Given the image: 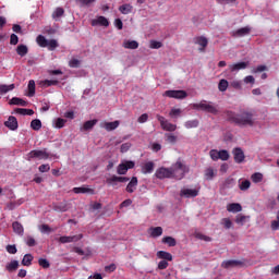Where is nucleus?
<instances>
[{
    "label": "nucleus",
    "mask_w": 279,
    "mask_h": 279,
    "mask_svg": "<svg viewBox=\"0 0 279 279\" xmlns=\"http://www.w3.org/2000/svg\"><path fill=\"white\" fill-rule=\"evenodd\" d=\"M232 154H233L234 162H236L238 165H241V162H244L245 153H243V149L236 147L233 149Z\"/></svg>",
    "instance_id": "obj_12"
},
{
    "label": "nucleus",
    "mask_w": 279,
    "mask_h": 279,
    "mask_svg": "<svg viewBox=\"0 0 279 279\" xmlns=\"http://www.w3.org/2000/svg\"><path fill=\"white\" fill-rule=\"evenodd\" d=\"M234 186V179H226L225 182L222 183L223 189H232Z\"/></svg>",
    "instance_id": "obj_51"
},
{
    "label": "nucleus",
    "mask_w": 279,
    "mask_h": 279,
    "mask_svg": "<svg viewBox=\"0 0 279 279\" xmlns=\"http://www.w3.org/2000/svg\"><path fill=\"white\" fill-rule=\"evenodd\" d=\"M32 260H34V256L32 254H26L22 259V265H24V267H31Z\"/></svg>",
    "instance_id": "obj_37"
},
{
    "label": "nucleus",
    "mask_w": 279,
    "mask_h": 279,
    "mask_svg": "<svg viewBox=\"0 0 279 279\" xmlns=\"http://www.w3.org/2000/svg\"><path fill=\"white\" fill-rule=\"evenodd\" d=\"M64 16V9L62 7H58L53 12H52V19L54 21H58V19H62Z\"/></svg>",
    "instance_id": "obj_33"
},
{
    "label": "nucleus",
    "mask_w": 279,
    "mask_h": 279,
    "mask_svg": "<svg viewBox=\"0 0 279 279\" xmlns=\"http://www.w3.org/2000/svg\"><path fill=\"white\" fill-rule=\"evenodd\" d=\"M155 178H157L158 180L173 178V175L171 173V168L161 167V168L157 169L155 172Z\"/></svg>",
    "instance_id": "obj_9"
},
{
    "label": "nucleus",
    "mask_w": 279,
    "mask_h": 279,
    "mask_svg": "<svg viewBox=\"0 0 279 279\" xmlns=\"http://www.w3.org/2000/svg\"><path fill=\"white\" fill-rule=\"evenodd\" d=\"M40 84H41V86L49 88V86H58V84H60V82H58V80H45V81H41Z\"/></svg>",
    "instance_id": "obj_40"
},
{
    "label": "nucleus",
    "mask_w": 279,
    "mask_h": 279,
    "mask_svg": "<svg viewBox=\"0 0 279 279\" xmlns=\"http://www.w3.org/2000/svg\"><path fill=\"white\" fill-rule=\"evenodd\" d=\"M162 243H166L169 247H175V245H178V242L172 236L162 238Z\"/></svg>",
    "instance_id": "obj_36"
},
{
    "label": "nucleus",
    "mask_w": 279,
    "mask_h": 279,
    "mask_svg": "<svg viewBox=\"0 0 279 279\" xmlns=\"http://www.w3.org/2000/svg\"><path fill=\"white\" fill-rule=\"evenodd\" d=\"M39 173H48V171H51V166L49 163H43L38 167Z\"/></svg>",
    "instance_id": "obj_52"
},
{
    "label": "nucleus",
    "mask_w": 279,
    "mask_h": 279,
    "mask_svg": "<svg viewBox=\"0 0 279 279\" xmlns=\"http://www.w3.org/2000/svg\"><path fill=\"white\" fill-rule=\"evenodd\" d=\"M38 263H39V266L43 267L44 269H49L50 267L49 260L45 258H39Z\"/></svg>",
    "instance_id": "obj_60"
},
{
    "label": "nucleus",
    "mask_w": 279,
    "mask_h": 279,
    "mask_svg": "<svg viewBox=\"0 0 279 279\" xmlns=\"http://www.w3.org/2000/svg\"><path fill=\"white\" fill-rule=\"evenodd\" d=\"M165 97H169L170 99H186V97H189V94L186 93V90H182V89H178V90H166L163 93Z\"/></svg>",
    "instance_id": "obj_7"
},
{
    "label": "nucleus",
    "mask_w": 279,
    "mask_h": 279,
    "mask_svg": "<svg viewBox=\"0 0 279 279\" xmlns=\"http://www.w3.org/2000/svg\"><path fill=\"white\" fill-rule=\"evenodd\" d=\"M65 124H66V120L62 118H58L56 120L54 128H57V130H62V128H64Z\"/></svg>",
    "instance_id": "obj_49"
},
{
    "label": "nucleus",
    "mask_w": 279,
    "mask_h": 279,
    "mask_svg": "<svg viewBox=\"0 0 279 279\" xmlns=\"http://www.w3.org/2000/svg\"><path fill=\"white\" fill-rule=\"evenodd\" d=\"M120 122L119 120H116L113 122H105L102 124H100V128L106 129L107 132H112L114 130H117V128H119Z\"/></svg>",
    "instance_id": "obj_17"
},
{
    "label": "nucleus",
    "mask_w": 279,
    "mask_h": 279,
    "mask_svg": "<svg viewBox=\"0 0 279 279\" xmlns=\"http://www.w3.org/2000/svg\"><path fill=\"white\" fill-rule=\"evenodd\" d=\"M51 156V153H49L47 148L34 149L26 154L25 160H27V162H32V160H49Z\"/></svg>",
    "instance_id": "obj_3"
},
{
    "label": "nucleus",
    "mask_w": 279,
    "mask_h": 279,
    "mask_svg": "<svg viewBox=\"0 0 279 279\" xmlns=\"http://www.w3.org/2000/svg\"><path fill=\"white\" fill-rule=\"evenodd\" d=\"M76 3H80L81 7H89V5H93V3H95V1L97 0H74Z\"/></svg>",
    "instance_id": "obj_58"
},
{
    "label": "nucleus",
    "mask_w": 279,
    "mask_h": 279,
    "mask_svg": "<svg viewBox=\"0 0 279 279\" xmlns=\"http://www.w3.org/2000/svg\"><path fill=\"white\" fill-rule=\"evenodd\" d=\"M193 110H202L203 112H209V114H217L219 110L217 106L213 102H208L207 100H202L201 102H194L191 105Z\"/></svg>",
    "instance_id": "obj_4"
},
{
    "label": "nucleus",
    "mask_w": 279,
    "mask_h": 279,
    "mask_svg": "<svg viewBox=\"0 0 279 279\" xmlns=\"http://www.w3.org/2000/svg\"><path fill=\"white\" fill-rule=\"evenodd\" d=\"M122 46L124 49H136L138 47V41L136 40H124Z\"/></svg>",
    "instance_id": "obj_30"
},
{
    "label": "nucleus",
    "mask_w": 279,
    "mask_h": 279,
    "mask_svg": "<svg viewBox=\"0 0 279 279\" xmlns=\"http://www.w3.org/2000/svg\"><path fill=\"white\" fill-rule=\"evenodd\" d=\"M107 184H109L110 186H117V182H119V177L117 175H112L111 178H108L106 180Z\"/></svg>",
    "instance_id": "obj_53"
},
{
    "label": "nucleus",
    "mask_w": 279,
    "mask_h": 279,
    "mask_svg": "<svg viewBox=\"0 0 279 279\" xmlns=\"http://www.w3.org/2000/svg\"><path fill=\"white\" fill-rule=\"evenodd\" d=\"M47 38H45V36L43 35H39L37 38H36V43L37 45H39V47H47Z\"/></svg>",
    "instance_id": "obj_50"
},
{
    "label": "nucleus",
    "mask_w": 279,
    "mask_h": 279,
    "mask_svg": "<svg viewBox=\"0 0 279 279\" xmlns=\"http://www.w3.org/2000/svg\"><path fill=\"white\" fill-rule=\"evenodd\" d=\"M138 186V178L133 177L129 184L126 185V193H134Z\"/></svg>",
    "instance_id": "obj_19"
},
{
    "label": "nucleus",
    "mask_w": 279,
    "mask_h": 279,
    "mask_svg": "<svg viewBox=\"0 0 279 279\" xmlns=\"http://www.w3.org/2000/svg\"><path fill=\"white\" fill-rule=\"evenodd\" d=\"M5 128L9 130H19V121L16 120V117L10 116L9 119L4 122Z\"/></svg>",
    "instance_id": "obj_15"
},
{
    "label": "nucleus",
    "mask_w": 279,
    "mask_h": 279,
    "mask_svg": "<svg viewBox=\"0 0 279 279\" xmlns=\"http://www.w3.org/2000/svg\"><path fill=\"white\" fill-rule=\"evenodd\" d=\"M196 239H199V241H205L206 243H210L213 241V238L205 235L203 233H196Z\"/></svg>",
    "instance_id": "obj_54"
},
{
    "label": "nucleus",
    "mask_w": 279,
    "mask_h": 279,
    "mask_svg": "<svg viewBox=\"0 0 279 279\" xmlns=\"http://www.w3.org/2000/svg\"><path fill=\"white\" fill-rule=\"evenodd\" d=\"M7 271H16L19 269V260L14 259L11 260L9 264L5 266Z\"/></svg>",
    "instance_id": "obj_35"
},
{
    "label": "nucleus",
    "mask_w": 279,
    "mask_h": 279,
    "mask_svg": "<svg viewBox=\"0 0 279 279\" xmlns=\"http://www.w3.org/2000/svg\"><path fill=\"white\" fill-rule=\"evenodd\" d=\"M15 112L16 114H22L23 117L25 116L32 117V114H34V111L32 109H23V108H16Z\"/></svg>",
    "instance_id": "obj_38"
},
{
    "label": "nucleus",
    "mask_w": 279,
    "mask_h": 279,
    "mask_svg": "<svg viewBox=\"0 0 279 279\" xmlns=\"http://www.w3.org/2000/svg\"><path fill=\"white\" fill-rule=\"evenodd\" d=\"M150 49H160L162 47V43L156 41V40H150Z\"/></svg>",
    "instance_id": "obj_62"
},
{
    "label": "nucleus",
    "mask_w": 279,
    "mask_h": 279,
    "mask_svg": "<svg viewBox=\"0 0 279 279\" xmlns=\"http://www.w3.org/2000/svg\"><path fill=\"white\" fill-rule=\"evenodd\" d=\"M197 195H199V187L182 189L180 191V197H185L186 199H191V197H197Z\"/></svg>",
    "instance_id": "obj_10"
},
{
    "label": "nucleus",
    "mask_w": 279,
    "mask_h": 279,
    "mask_svg": "<svg viewBox=\"0 0 279 279\" xmlns=\"http://www.w3.org/2000/svg\"><path fill=\"white\" fill-rule=\"evenodd\" d=\"M251 180L255 184H258V182H263V173H259V172L253 173L252 177H251Z\"/></svg>",
    "instance_id": "obj_46"
},
{
    "label": "nucleus",
    "mask_w": 279,
    "mask_h": 279,
    "mask_svg": "<svg viewBox=\"0 0 279 279\" xmlns=\"http://www.w3.org/2000/svg\"><path fill=\"white\" fill-rule=\"evenodd\" d=\"M209 156H210L211 160H215V161L219 160V150L211 149L209 151Z\"/></svg>",
    "instance_id": "obj_61"
},
{
    "label": "nucleus",
    "mask_w": 279,
    "mask_h": 279,
    "mask_svg": "<svg viewBox=\"0 0 279 279\" xmlns=\"http://www.w3.org/2000/svg\"><path fill=\"white\" fill-rule=\"evenodd\" d=\"M184 128H186V130H193V128H199V120L197 119L189 120L184 123Z\"/></svg>",
    "instance_id": "obj_32"
},
{
    "label": "nucleus",
    "mask_w": 279,
    "mask_h": 279,
    "mask_svg": "<svg viewBox=\"0 0 279 279\" xmlns=\"http://www.w3.org/2000/svg\"><path fill=\"white\" fill-rule=\"evenodd\" d=\"M7 252L9 254H16L17 250H16V245H7Z\"/></svg>",
    "instance_id": "obj_64"
},
{
    "label": "nucleus",
    "mask_w": 279,
    "mask_h": 279,
    "mask_svg": "<svg viewBox=\"0 0 279 279\" xmlns=\"http://www.w3.org/2000/svg\"><path fill=\"white\" fill-rule=\"evenodd\" d=\"M155 167L156 165L154 163V161H148L142 166V173H144V175H147V173H154Z\"/></svg>",
    "instance_id": "obj_21"
},
{
    "label": "nucleus",
    "mask_w": 279,
    "mask_h": 279,
    "mask_svg": "<svg viewBox=\"0 0 279 279\" xmlns=\"http://www.w3.org/2000/svg\"><path fill=\"white\" fill-rule=\"evenodd\" d=\"M230 159V153H228V150L226 149H222V150H219V157H218V160H229Z\"/></svg>",
    "instance_id": "obj_47"
},
{
    "label": "nucleus",
    "mask_w": 279,
    "mask_h": 279,
    "mask_svg": "<svg viewBox=\"0 0 279 279\" xmlns=\"http://www.w3.org/2000/svg\"><path fill=\"white\" fill-rule=\"evenodd\" d=\"M16 53L17 56H21V58H25L26 53H29V48H27V46L25 45H19L16 48Z\"/></svg>",
    "instance_id": "obj_28"
},
{
    "label": "nucleus",
    "mask_w": 279,
    "mask_h": 279,
    "mask_svg": "<svg viewBox=\"0 0 279 279\" xmlns=\"http://www.w3.org/2000/svg\"><path fill=\"white\" fill-rule=\"evenodd\" d=\"M11 106H27V101L23 100V98L13 97L10 102Z\"/></svg>",
    "instance_id": "obj_31"
},
{
    "label": "nucleus",
    "mask_w": 279,
    "mask_h": 279,
    "mask_svg": "<svg viewBox=\"0 0 279 279\" xmlns=\"http://www.w3.org/2000/svg\"><path fill=\"white\" fill-rule=\"evenodd\" d=\"M82 64V61H80V59H75V58H73V59H71L70 61H69V66H70V69H80V65Z\"/></svg>",
    "instance_id": "obj_45"
},
{
    "label": "nucleus",
    "mask_w": 279,
    "mask_h": 279,
    "mask_svg": "<svg viewBox=\"0 0 279 279\" xmlns=\"http://www.w3.org/2000/svg\"><path fill=\"white\" fill-rule=\"evenodd\" d=\"M167 267H169V262L165 260V259H161L159 263H158V269L162 270V269H167Z\"/></svg>",
    "instance_id": "obj_63"
},
{
    "label": "nucleus",
    "mask_w": 279,
    "mask_h": 279,
    "mask_svg": "<svg viewBox=\"0 0 279 279\" xmlns=\"http://www.w3.org/2000/svg\"><path fill=\"white\" fill-rule=\"evenodd\" d=\"M246 219H247V216L238 215L235 218V223H238L239 226H244Z\"/></svg>",
    "instance_id": "obj_56"
},
{
    "label": "nucleus",
    "mask_w": 279,
    "mask_h": 279,
    "mask_svg": "<svg viewBox=\"0 0 279 279\" xmlns=\"http://www.w3.org/2000/svg\"><path fill=\"white\" fill-rule=\"evenodd\" d=\"M156 118L165 132H175V130H178V125L169 122V120L165 119V117L157 114Z\"/></svg>",
    "instance_id": "obj_5"
},
{
    "label": "nucleus",
    "mask_w": 279,
    "mask_h": 279,
    "mask_svg": "<svg viewBox=\"0 0 279 279\" xmlns=\"http://www.w3.org/2000/svg\"><path fill=\"white\" fill-rule=\"evenodd\" d=\"M252 186V182L250 180L239 181L240 191H247Z\"/></svg>",
    "instance_id": "obj_42"
},
{
    "label": "nucleus",
    "mask_w": 279,
    "mask_h": 279,
    "mask_svg": "<svg viewBox=\"0 0 279 279\" xmlns=\"http://www.w3.org/2000/svg\"><path fill=\"white\" fill-rule=\"evenodd\" d=\"M92 25L93 27H97V25H100L101 27H108L110 25V22L108 21V19H106V16L100 15L92 21Z\"/></svg>",
    "instance_id": "obj_16"
},
{
    "label": "nucleus",
    "mask_w": 279,
    "mask_h": 279,
    "mask_svg": "<svg viewBox=\"0 0 279 279\" xmlns=\"http://www.w3.org/2000/svg\"><path fill=\"white\" fill-rule=\"evenodd\" d=\"M157 258L171 263V260H173V255L167 251H158Z\"/></svg>",
    "instance_id": "obj_20"
},
{
    "label": "nucleus",
    "mask_w": 279,
    "mask_h": 279,
    "mask_svg": "<svg viewBox=\"0 0 279 279\" xmlns=\"http://www.w3.org/2000/svg\"><path fill=\"white\" fill-rule=\"evenodd\" d=\"M182 114V109H178V108H172L169 112V117H171V119H178V117H180Z\"/></svg>",
    "instance_id": "obj_44"
},
{
    "label": "nucleus",
    "mask_w": 279,
    "mask_h": 279,
    "mask_svg": "<svg viewBox=\"0 0 279 279\" xmlns=\"http://www.w3.org/2000/svg\"><path fill=\"white\" fill-rule=\"evenodd\" d=\"M229 121L239 125V128H254V113L251 111H242L241 113H229Z\"/></svg>",
    "instance_id": "obj_1"
},
{
    "label": "nucleus",
    "mask_w": 279,
    "mask_h": 279,
    "mask_svg": "<svg viewBox=\"0 0 279 279\" xmlns=\"http://www.w3.org/2000/svg\"><path fill=\"white\" fill-rule=\"evenodd\" d=\"M16 88V85L10 84V85H3L0 84V95H5L7 93H10V90H14Z\"/></svg>",
    "instance_id": "obj_29"
},
{
    "label": "nucleus",
    "mask_w": 279,
    "mask_h": 279,
    "mask_svg": "<svg viewBox=\"0 0 279 279\" xmlns=\"http://www.w3.org/2000/svg\"><path fill=\"white\" fill-rule=\"evenodd\" d=\"M82 239H84L83 234H78V235H63L60 236L59 239H57V241H59V243H77V241H82Z\"/></svg>",
    "instance_id": "obj_11"
},
{
    "label": "nucleus",
    "mask_w": 279,
    "mask_h": 279,
    "mask_svg": "<svg viewBox=\"0 0 279 279\" xmlns=\"http://www.w3.org/2000/svg\"><path fill=\"white\" fill-rule=\"evenodd\" d=\"M97 125V119L86 121L81 128V132H88V130H93Z\"/></svg>",
    "instance_id": "obj_22"
},
{
    "label": "nucleus",
    "mask_w": 279,
    "mask_h": 279,
    "mask_svg": "<svg viewBox=\"0 0 279 279\" xmlns=\"http://www.w3.org/2000/svg\"><path fill=\"white\" fill-rule=\"evenodd\" d=\"M250 32H252V28H250V26H245L233 32V36L236 38H243V36H248Z\"/></svg>",
    "instance_id": "obj_18"
},
{
    "label": "nucleus",
    "mask_w": 279,
    "mask_h": 279,
    "mask_svg": "<svg viewBox=\"0 0 279 279\" xmlns=\"http://www.w3.org/2000/svg\"><path fill=\"white\" fill-rule=\"evenodd\" d=\"M12 228H13V232H15V234H19L20 236H23L25 229L23 228V225H21V222L19 221H14L12 223Z\"/></svg>",
    "instance_id": "obj_24"
},
{
    "label": "nucleus",
    "mask_w": 279,
    "mask_h": 279,
    "mask_svg": "<svg viewBox=\"0 0 279 279\" xmlns=\"http://www.w3.org/2000/svg\"><path fill=\"white\" fill-rule=\"evenodd\" d=\"M39 230L43 234L45 233L49 234V232H53V230L51 229V227H49V225H41Z\"/></svg>",
    "instance_id": "obj_59"
},
{
    "label": "nucleus",
    "mask_w": 279,
    "mask_h": 279,
    "mask_svg": "<svg viewBox=\"0 0 279 279\" xmlns=\"http://www.w3.org/2000/svg\"><path fill=\"white\" fill-rule=\"evenodd\" d=\"M196 45H199V47H202L199 49V51H204V49H206V47H208V39L206 37H197L195 39Z\"/></svg>",
    "instance_id": "obj_26"
},
{
    "label": "nucleus",
    "mask_w": 279,
    "mask_h": 279,
    "mask_svg": "<svg viewBox=\"0 0 279 279\" xmlns=\"http://www.w3.org/2000/svg\"><path fill=\"white\" fill-rule=\"evenodd\" d=\"M248 64L250 63L245 62V61L233 63V64L229 65V71L231 73H236L238 71H243V70L247 69Z\"/></svg>",
    "instance_id": "obj_13"
},
{
    "label": "nucleus",
    "mask_w": 279,
    "mask_h": 279,
    "mask_svg": "<svg viewBox=\"0 0 279 279\" xmlns=\"http://www.w3.org/2000/svg\"><path fill=\"white\" fill-rule=\"evenodd\" d=\"M170 171L172 173V178H174V180H182L184 179V175H186V173H189V171H191V169L189 168V166H186V163L182 162V160H177L175 163H173L170 167Z\"/></svg>",
    "instance_id": "obj_2"
},
{
    "label": "nucleus",
    "mask_w": 279,
    "mask_h": 279,
    "mask_svg": "<svg viewBox=\"0 0 279 279\" xmlns=\"http://www.w3.org/2000/svg\"><path fill=\"white\" fill-rule=\"evenodd\" d=\"M28 94L27 97H34L36 95V82L31 80L27 85Z\"/></svg>",
    "instance_id": "obj_27"
},
{
    "label": "nucleus",
    "mask_w": 279,
    "mask_h": 279,
    "mask_svg": "<svg viewBox=\"0 0 279 279\" xmlns=\"http://www.w3.org/2000/svg\"><path fill=\"white\" fill-rule=\"evenodd\" d=\"M223 269H234V267H245V259H227L221 263Z\"/></svg>",
    "instance_id": "obj_6"
},
{
    "label": "nucleus",
    "mask_w": 279,
    "mask_h": 279,
    "mask_svg": "<svg viewBox=\"0 0 279 279\" xmlns=\"http://www.w3.org/2000/svg\"><path fill=\"white\" fill-rule=\"evenodd\" d=\"M216 173H215V169L213 168H207L205 170V179L206 180H213V178H215Z\"/></svg>",
    "instance_id": "obj_48"
},
{
    "label": "nucleus",
    "mask_w": 279,
    "mask_h": 279,
    "mask_svg": "<svg viewBox=\"0 0 279 279\" xmlns=\"http://www.w3.org/2000/svg\"><path fill=\"white\" fill-rule=\"evenodd\" d=\"M49 51H56V49H58V40L56 39H50L47 41V46Z\"/></svg>",
    "instance_id": "obj_43"
},
{
    "label": "nucleus",
    "mask_w": 279,
    "mask_h": 279,
    "mask_svg": "<svg viewBox=\"0 0 279 279\" xmlns=\"http://www.w3.org/2000/svg\"><path fill=\"white\" fill-rule=\"evenodd\" d=\"M228 213H241L243 210V206L239 203H231L227 205Z\"/></svg>",
    "instance_id": "obj_23"
},
{
    "label": "nucleus",
    "mask_w": 279,
    "mask_h": 279,
    "mask_svg": "<svg viewBox=\"0 0 279 279\" xmlns=\"http://www.w3.org/2000/svg\"><path fill=\"white\" fill-rule=\"evenodd\" d=\"M31 128L35 132H38V130H40L43 128V122L38 119H35L31 122Z\"/></svg>",
    "instance_id": "obj_41"
},
{
    "label": "nucleus",
    "mask_w": 279,
    "mask_h": 279,
    "mask_svg": "<svg viewBox=\"0 0 279 279\" xmlns=\"http://www.w3.org/2000/svg\"><path fill=\"white\" fill-rule=\"evenodd\" d=\"M73 193H75L76 195L80 194H88V195H95V190L88 187V185H83L81 187H73Z\"/></svg>",
    "instance_id": "obj_14"
},
{
    "label": "nucleus",
    "mask_w": 279,
    "mask_h": 279,
    "mask_svg": "<svg viewBox=\"0 0 279 279\" xmlns=\"http://www.w3.org/2000/svg\"><path fill=\"white\" fill-rule=\"evenodd\" d=\"M133 10L134 7H132L130 3H125L119 7V12H121V14H132Z\"/></svg>",
    "instance_id": "obj_25"
},
{
    "label": "nucleus",
    "mask_w": 279,
    "mask_h": 279,
    "mask_svg": "<svg viewBox=\"0 0 279 279\" xmlns=\"http://www.w3.org/2000/svg\"><path fill=\"white\" fill-rule=\"evenodd\" d=\"M228 81L226 78H222L218 84V90H220V93H226L228 90Z\"/></svg>",
    "instance_id": "obj_39"
},
{
    "label": "nucleus",
    "mask_w": 279,
    "mask_h": 279,
    "mask_svg": "<svg viewBox=\"0 0 279 279\" xmlns=\"http://www.w3.org/2000/svg\"><path fill=\"white\" fill-rule=\"evenodd\" d=\"M150 236H153V239H158V236H162V227L150 228Z\"/></svg>",
    "instance_id": "obj_34"
},
{
    "label": "nucleus",
    "mask_w": 279,
    "mask_h": 279,
    "mask_svg": "<svg viewBox=\"0 0 279 279\" xmlns=\"http://www.w3.org/2000/svg\"><path fill=\"white\" fill-rule=\"evenodd\" d=\"M134 167H135L134 161L122 162L117 167V173L118 175H125V173H128L130 169H134Z\"/></svg>",
    "instance_id": "obj_8"
},
{
    "label": "nucleus",
    "mask_w": 279,
    "mask_h": 279,
    "mask_svg": "<svg viewBox=\"0 0 279 279\" xmlns=\"http://www.w3.org/2000/svg\"><path fill=\"white\" fill-rule=\"evenodd\" d=\"M25 243L28 247H36V240L32 235L26 238Z\"/></svg>",
    "instance_id": "obj_55"
},
{
    "label": "nucleus",
    "mask_w": 279,
    "mask_h": 279,
    "mask_svg": "<svg viewBox=\"0 0 279 279\" xmlns=\"http://www.w3.org/2000/svg\"><path fill=\"white\" fill-rule=\"evenodd\" d=\"M166 138H167L168 143H171L172 145H174V143H178V136H175L171 133H166Z\"/></svg>",
    "instance_id": "obj_57"
}]
</instances>
